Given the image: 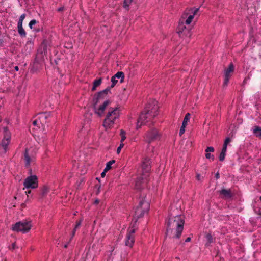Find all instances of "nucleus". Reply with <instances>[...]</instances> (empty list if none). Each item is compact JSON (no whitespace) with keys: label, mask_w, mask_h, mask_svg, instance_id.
Masks as SVG:
<instances>
[{"label":"nucleus","mask_w":261,"mask_h":261,"mask_svg":"<svg viewBox=\"0 0 261 261\" xmlns=\"http://www.w3.org/2000/svg\"><path fill=\"white\" fill-rule=\"evenodd\" d=\"M184 217L181 215H170L166 221L167 234L172 238H179L183 230Z\"/></svg>","instance_id":"obj_1"},{"label":"nucleus","mask_w":261,"mask_h":261,"mask_svg":"<svg viewBox=\"0 0 261 261\" xmlns=\"http://www.w3.org/2000/svg\"><path fill=\"white\" fill-rule=\"evenodd\" d=\"M158 109L157 101L152 100L150 101L138 119L136 123L137 129L139 128L142 125L145 124L156 116L158 114Z\"/></svg>","instance_id":"obj_2"},{"label":"nucleus","mask_w":261,"mask_h":261,"mask_svg":"<svg viewBox=\"0 0 261 261\" xmlns=\"http://www.w3.org/2000/svg\"><path fill=\"white\" fill-rule=\"evenodd\" d=\"M47 116L48 115L45 113L40 114L37 118L32 123L33 135L40 143H43L46 139V136L44 132Z\"/></svg>","instance_id":"obj_3"},{"label":"nucleus","mask_w":261,"mask_h":261,"mask_svg":"<svg viewBox=\"0 0 261 261\" xmlns=\"http://www.w3.org/2000/svg\"><path fill=\"white\" fill-rule=\"evenodd\" d=\"M109 89H106L96 94L93 98V109L94 113L98 116H102L106 109L109 106L111 101L105 100Z\"/></svg>","instance_id":"obj_4"},{"label":"nucleus","mask_w":261,"mask_h":261,"mask_svg":"<svg viewBox=\"0 0 261 261\" xmlns=\"http://www.w3.org/2000/svg\"><path fill=\"white\" fill-rule=\"evenodd\" d=\"M121 114L119 107L111 108L108 110L102 123V126L106 131H109L114 128L116 122L118 120Z\"/></svg>","instance_id":"obj_5"},{"label":"nucleus","mask_w":261,"mask_h":261,"mask_svg":"<svg viewBox=\"0 0 261 261\" xmlns=\"http://www.w3.org/2000/svg\"><path fill=\"white\" fill-rule=\"evenodd\" d=\"M141 168L144 174V177H139L137 178L135 184V187L136 189H140L144 187L147 181L148 173L150 168L149 159L146 158L143 160L142 162Z\"/></svg>","instance_id":"obj_6"},{"label":"nucleus","mask_w":261,"mask_h":261,"mask_svg":"<svg viewBox=\"0 0 261 261\" xmlns=\"http://www.w3.org/2000/svg\"><path fill=\"white\" fill-rule=\"evenodd\" d=\"M149 209V203L148 201L145 199H142L140 201L139 205L136 207L135 214L134 216V219L136 222L137 219L142 217L145 213H146Z\"/></svg>","instance_id":"obj_7"},{"label":"nucleus","mask_w":261,"mask_h":261,"mask_svg":"<svg viewBox=\"0 0 261 261\" xmlns=\"http://www.w3.org/2000/svg\"><path fill=\"white\" fill-rule=\"evenodd\" d=\"M143 137L145 142L150 143L160 139L161 135L156 128H151L144 133Z\"/></svg>","instance_id":"obj_8"},{"label":"nucleus","mask_w":261,"mask_h":261,"mask_svg":"<svg viewBox=\"0 0 261 261\" xmlns=\"http://www.w3.org/2000/svg\"><path fill=\"white\" fill-rule=\"evenodd\" d=\"M4 137L0 142V153H5L8 150V145L11 141V133L7 128H4L3 130Z\"/></svg>","instance_id":"obj_9"},{"label":"nucleus","mask_w":261,"mask_h":261,"mask_svg":"<svg viewBox=\"0 0 261 261\" xmlns=\"http://www.w3.org/2000/svg\"><path fill=\"white\" fill-rule=\"evenodd\" d=\"M32 226L31 221L24 220L17 222L13 226L12 229L14 231L27 233L31 229Z\"/></svg>","instance_id":"obj_10"},{"label":"nucleus","mask_w":261,"mask_h":261,"mask_svg":"<svg viewBox=\"0 0 261 261\" xmlns=\"http://www.w3.org/2000/svg\"><path fill=\"white\" fill-rule=\"evenodd\" d=\"M198 11V8H193L187 9L182 14L181 20L185 22L187 25H190V23L192 22Z\"/></svg>","instance_id":"obj_11"},{"label":"nucleus","mask_w":261,"mask_h":261,"mask_svg":"<svg viewBox=\"0 0 261 261\" xmlns=\"http://www.w3.org/2000/svg\"><path fill=\"white\" fill-rule=\"evenodd\" d=\"M192 27L187 25L185 22L180 20L177 28V33L180 37H188L191 36V30Z\"/></svg>","instance_id":"obj_12"},{"label":"nucleus","mask_w":261,"mask_h":261,"mask_svg":"<svg viewBox=\"0 0 261 261\" xmlns=\"http://www.w3.org/2000/svg\"><path fill=\"white\" fill-rule=\"evenodd\" d=\"M23 185L27 189H35L37 188L38 181L37 176L31 175L27 177L24 181Z\"/></svg>","instance_id":"obj_13"},{"label":"nucleus","mask_w":261,"mask_h":261,"mask_svg":"<svg viewBox=\"0 0 261 261\" xmlns=\"http://www.w3.org/2000/svg\"><path fill=\"white\" fill-rule=\"evenodd\" d=\"M136 228L133 225L132 228L128 229L127 233L125 239V245L132 247L134 243L135 237L134 233L136 231Z\"/></svg>","instance_id":"obj_14"},{"label":"nucleus","mask_w":261,"mask_h":261,"mask_svg":"<svg viewBox=\"0 0 261 261\" xmlns=\"http://www.w3.org/2000/svg\"><path fill=\"white\" fill-rule=\"evenodd\" d=\"M34 149L31 148H26L24 153L25 164L27 166L30 165V163L34 161Z\"/></svg>","instance_id":"obj_15"},{"label":"nucleus","mask_w":261,"mask_h":261,"mask_svg":"<svg viewBox=\"0 0 261 261\" xmlns=\"http://www.w3.org/2000/svg\"><path fill=\"white\" fill-rule=\"evenodd\" d=\"M234 71V66L232 64H230L228 68L225 70V79L224 82V85L227 86L229 79L232 75V74Z\"/></svg>","instance_id":"obj_16"},{"label":"nucleus","mask_w":261,"mask_h":261,"mask_svg":"<svg viewBox=\"0 0 261 261\" xmlns=\"http://www.w3.org/2000/svg\"><path fill=\"white\" fill-rule=\"evenodd\" d=\"M124 75L122 72H118L115 75L111 78L112 85L111 87H114L118 82L117 79L120 80V83L123 82Z\"/></svg>","instance_id":"obj_17"},{"label":"nucleus","mask_w":261,"mask_h":261,"mask_svg":"<svg viewBox=\"0 0 261 261\" xmlns=\"http://www.w3.org/2000/svg\"><path fill=\"white\" fill-rule=\"evenodd\" d=\"M190 114L187 113L186 115V116H185V118L184 119L182 124L180 127V132H179L180 135H182L185 131V127H186V125H187V123L190 119Z\"/></svg>","instance_id":"obj_18"},{"label":"nucleus","mask_w":261,"mask_h":261,"mask_svg":"<svg viewBox=\"0 0 261 261\" xmlns=\"http://www.w3.org/2000/svg\"><path fill=\"white\" fill-rule=\"evenodd\" d=\"M215 151L214 148L212 146L207 147L205 151V158L207 159H211L212 161H214L215 159V156L213 154H211V152H214Z\"/></svg>","instance_id":"obj_19"},{"label":"nucleus","mask_w":261,"mask_h":261,"mask_svg":"<svg viewBox=\"0 0 261 261\" xmlns=\"http://www.w3.org/2000/svg\"><path fill=\"white\" fill-rule=\"evenodd\" d=\"M220 194L224 198H229L231 196L230 190L222 189L220 191Z\"/></svg>","instance_id":"obj_20"},{"label":"nucleus","mask_w":261,"mask_h":261,"mask_svg":"<svg viewBox=\"0 0 261 261\" xmlns=\"http://www.w3.org/2000/svg\"><path fill=\"white\" fill-rule=\"evenodd\" d=\"M89 130V125L88 123L84 124L82 126V127L79 129V132L82 134H85Z\"/></svg>","instance_id":"obj_21"},{"label":"nucleus","mask_w":261,"mask_h":261,"mask_svg":"<svg viewBox=\"0 0 261 261\" xmlns=\"http://www.w3.org/2000/svg\"><path fill=\"white\" fill-rule=\"evenodd\" d=\"M101 83V79L99 78L95 80L93 83V86L92 88V91H95L97 87H98Z\"/></svg>","instance_id":"obj_22"},{"label":"nucleus","mask_w":261,"mask_h":261,"mask_svg":"<svg viewBox=\"0 0 261 261\" xmlns=\"http://www.w3.org/2000/svg\"><path fill=\"white\" fill-rule=\"evenodd\" d=\"M18 31L20 35L23 37H25L26 33L24 30V29L22 27V25L21 24H18Z\"/></svg>","instance_id":"obj_23"},{"label":"nucleus","mask_w":261,"mask_h":261,"mask_svg":"<svg viewBox=\"0 0 261 261\" xmlns=\"http://www.w3.org/2000/svg\"><path fill=\"white\" fill-rule=\"evenodd\" d=\"M227 152V149L223 148L222 151L219 155V160L220 161H223L225 159Z\"/></svg>","instance_id":"obj_24"},{"label":"nucleus","mask_w":261,"mask_h":261,"mask_svg":"<svg viewBox=\"0 0 261 261\" xmlns=\"http://www.w3.org/2000/svg\"><path fill=\"white\" fill-rule=\"evenodd\" d=\"M253 133L257 137H261V128L258 126H255L253 130Z\"/></svg>","instance_id":"obj_25"},{"label":"nucleus","mask_w":261,"mask_h":261,"mask_svg":"<svg viewBox=\"0 0 261 261\" xmlns=\"http://www.w3.org/2000/svg\"><path fill=\"white\" fill-rule=\"evenodd\" d=\"M115 163L114 160H111L107 163L106 166L105 168V171H108L112 168V165Z\"/></svg>","instance_id":"obj_26"},{"label":"nucleus","mask_w":261,"mask_h":261,"mask_svg":"<svg viewBox=\"0 0 261 261\" xmlns=\"http://www.w3.org/2000/svg\"><path fill=\"white\" fill-rule=\"evenodd\" d=\"M126 132L123 130L121 129L120 130V136H121V141L120 142L123 143L124 141L126 139Z\"/></svg>","instance_id":"obj_27"},{"label":"nucleus","mask_w":261,"mask_h":261,"mask_svg":"<svg viewBox=\"0 0 261 261\" xmlns=\"http://www.w3.org/2000/svg\"><path fill=\"white\" fill-rule=\"evenodd\" d=\"M48 188L47 187H43L41 191V195L42 196H44L48 192Z\"/></svg>","instance_id":"obj_28"},{"label":"nucleus","mask_w":261,"mask_h":261,"mask_svg":"<svg viewBox=\"0 0 261 261\" xmlns=\"http://www.w3.org/2000/svg\"><path fill=\"white\" fill-rule=\"evenodd\" d=\"M231 140L230 138H229V137L226 138V139L225 140L223 148L227 149V146H228V144L231 142Z\"/></svg>","instance_id":"obj_29"},{"label":"nucleus","mask_w":261,"mask_h":261,"mask_svg":"<svg viewBox=\"0 0 261 261\" xmlns=\"http://www.w3.org/2000/svg\"><path fill=\"white\" fill-rule=\"evenodd\" d=\"M132 1L133 0H124V7L127 9Z\"/></svg>","instance_id":"obj_30"},{"label":"nucleus","mask_w":261,"mask_h":261,"mask_svg":"<svg viewBox=\"0 0 261 261\" xmlns=\"http://www.w3.org/2000/svg\"><path fill=\"white\" fill-rule=\"evenodd\" d=\"M25 17V14H22L20 16V18H19V20L18 24H21V25H22L23 21Z\"/></svg>","instance_id":"obj_31"},{"label":"nucleus","mask_w":261,"mask_h":261,"mask_svg":"<svg viewBox=\"0 0 261 261\" xmlns=\"http://www.w3.org/2000/svg\"><path fill=\"white\" fill-rule=\"evenodd\" d=\"M206 238L207 240V241L211 243L213 242V238L211 234H207L206 236Z\"/></svg>","instance_id":"obj_32"},{"label":"nucleus","mask_w":261,"mask_h":261,"mask_svg":"<svg viewBox=\"0 0 261 261\" xmlns=\"http://www.w3.org/2000/svg\"><path fill=\"white\" fill-rule=\"evenodd\" d=\"M124 144L123 143L120 142L119 146L118 147L117 149V152L119 154L121 152V149L124 147Z\"/></svg>","instance_id":"obj_33"},{"label":"nucleus","mask_w":261,"mask_h":261,"mask_svg":"<svg viewBox=\"0 0 261 261\" xmlns=\"http://www.w3.org/2000/svg\"><path fill=\"white\" fill-rule=\"evenodd\" d=\"M37 21L35 19L32 20L29 22V26L31 29H32L33 26L35 25Z\"/></svg>","instance_id":"obj_34"},{"label":"nucleus","mask_w":261,"mask_h":261,"mask_svg":"<svg viewBox=\"0 0 261 261\" xmlns=\"http://www.w3.org/2000/svg\"><path fill=\"white\" fill-rule=\"evenodd\" d=\"M81 222H82V221H81V220H80V221H79V222H77V223H76V225H75V228H74V229L73 233H75V231H76V229H77V228H78V227L81 225Z\"/></svg>","instance_id":"obj_35"},{"label":"nucleus","mask_w":261,"mask_h":261,"mask_svg":"<svg viewBox=\"0 0 261 261\" xmlns=\"http://www.w3.org/2000/svg\"><path fill=\"white\" fill-rule=\"evenodd\" d=\"M108 171H105V169L103 170V172L101 173V176L102 177H104L106 175V173Z\"/></svg>","instance_id":"obj_36"},{"label":"nucleus","mask_w":261,"mask_h":261,"mask_svg":"<svg viewBox=\"0 0 261 261\" xmlns=\"http://www.w3.org/2000/svg\"><path fill=\"white\" fill-rule=\"evenodd\" d=\"M196 178H197V179L198 180H201L200 175L199 174H197L196 175Z\"/></svg>","instance_id":"obj_37"},{"label":"nucleus","mask_w":261,"mask_h":261,"mask_svg":"<svg viewBox=\"0 0 261 261\" xmlns=\"http://www.w3.org/2000/svg\"><path fill=\"white\" fill-rule=\"evenodd\" d=\"M191 240V238L190 237H188L187 238L186 240H185V242H189Z\"/></svg>","instance_id":"obj_38"},{"label":"nucleus","mask_w":261,"mask_h":261,"mask_svg":"<svg viewBox=\"0 0 261 261\" xmlns=\"http://www.w3.org/2000/svg\"><path fill=\"white\" fill-rule=\"evenodd\" d=\"M99 202V200L98 199H96L95 201H94V203L95 204H97Z\"/></svg>","instance_id":"obj_39"},{"label":"nucleus","mask_w":261,"mask_h":261,"mask_svg":"<svg viewBox=\"0 0 261 261\" xmlns=\"http://www.w3.org/2000/svg\"><path fill=\"white\" fill-rule=\"evenodd\" d=\"M15 69L16 70V71H18L19 70V68L18 66H15Z\"/></svg>","instance_id":"obj_40"},{"label":"nucleus","mask_w":261,"mask_h":261,"mask_svg":"<svg viewBox=\"0 0 261 261\" xmlns=\"http://www.w3.org/2000/svg\"><path fill=\"white\" fill-rule=\"evenodd\" d=\"M25 193H26L27 194H30V193H31V191H30V190H29V191H26V192H25Z\"/></svg>","instance_id":"obj_41"},{"label":"nucleus","mask_w":261,"mask_h":261,"mask_svg":"<svg viewBox=\"0 0 261 261\" xmlns=\"http://www.w3.org/2000/svg\"><path fill=\"white\" fill-rule=\"evenodd\" d=\"M67 246H68V245H67V244H65V246H64V247H65V248H67Z\"/></svg>","instance_id":"obj_42"},{"label":"nucleus","mask_w":261,"mask_h":261,"mask_svg":"<svg viewBox=\"0 0 261 261\" xmlns=\"http://www.w3.org/2000/svg\"><path fill=\"white\" fill-rule=\"evenodd\" d=\"M216 176H217V178H218V177H219V174H216Z\"/></svg>","instance_id":"obj_43"},{"label":"nucleus","mask_w":261,"mask_h":261,"mask_svg":"<svg viewBox=\"0 0 261 261\" xmlns=\"http://www.w3.org/2000/svg\"><path fill=\"white\" fill-rule=\"evenodd\" d=\"M259 199H260V201H261V196L259 197Z\"/></svg>","instance_id":"obj_44"}]
</instances>
